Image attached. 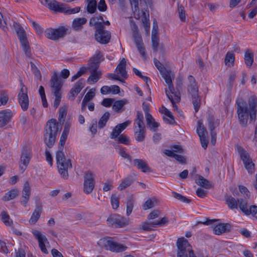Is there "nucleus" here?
<instances>
[{"label":"nucleus","mask_w":257,"mask_h":257,"mask_svg":"<svg viewBox=\"0 0 257 257\" xmlns=\"http://www.w3.org/2000/svg\"><path fill=\"white\" fill-rule=\"evenodd\" d=\"M236 105L237 117L241 126H246L249 117L250 120H255L257 112V97L255 95L249 97L247 104L243 99H237Z\"/></svg>","instance_id":"1"},{"label":"nucleus","mask_w":257,"mask_h":257,"mask_svg":"<svg viewBox=\"0 0 257 257\" xmlns=\"http://www.w3.org/2000/svg\"><path fill=\"white\" fill-rule=\"evenodd\" d=\"M60 131L58 123L55 119H51L47 121L45 128L44 139L48 147H52L55 142L56 137Z\"/></svg>","instance_id":"2"},{"label":"nucleus","mask_w":257,"mask_h":257,"mask_svg":"<svg viewBox=\"0 0 257 257\" xmlns=\"http://www.w3.org/2000/svg\"><path fill=\"white\" fill-rule=\"evenodd\" d=\"M134 133L136 140L138 142L144 141L146 130L144 122V115L142 111H138L134 122Z\"/></svg>","instance_id":"3"},{"label":"nucleus","mask_w":257,"mask_h":257,"mask_svg":"<svg viewBox=\"0 0 257 257\" xmlns=\"http://www.w3.org/2000/svg\"><path fill=\"white\" fill-rule=\"evenodd\" d=\"M56 161L59 173L62 178L67 179L68 177V170L72 167L71 159L66 160L64 153L58 151L56 153Z\"/></svg>","instance_id":"4"},{"label":"nucleus","mask_w":257,"mask_h":257,"mask_svg":"<svg viewBox=\"0 0 257 257\" xmlns=\"http://www.w3.org/2000/svg\"><path fill=\"white\" fill-rule=\"evenodd\" d=\"M98 244L113 252H122L125 250L127 247L113 240L110 237L101 238L98 242Z\"/></svg>","instance_id":"5"},{"label":"nucleus","mask_w":257,"mask_h":257,"mask_svg":"<svg viewBox=\"0 0 257 257\" xmlns=\"http://www.w3.org/2000/svg\"><path fill=\"white\" fill-rule=\"evenodd\" d=\"M13 25L26 55L30 58L31 56L30 47L24 29L20 24L16 22H14Z\"/></svg>","instance_id":"6"},{"label":"nucleus","mask_w":257,"mask_h":257,"mask_svg":"<svg viewBox=\"0 0 257 257\" xmlns=\"http://www.w3.org/2000/svg\"><path fill=\"white\" fill-rule=\"evenodd\" d=\"M176 245L177 246V257H190L194 253L188 241L184 237L178 238Z\"/></svg>","instance_id":"7"},{"label":"nucleus","mask_w":257,"mask_h":257,"mask_svg":"<svg viewBox=\"0 0 257 257\" xmlns=\"http://www.w3.org/2000/svg\"><path fill=\"white\" fill-rule=\"evenodd\" d=\"M70 32L69 29L64 27H61L57 29L50 28L45 30V35L47 38L56 41L69 34Z\"/></svg>","instance_id":"8"},{"label":"nucleus","mask_w":257,"mask_h":257,"mask_svg":"<svg viewBox=\"0 0 257 257\" xmlns=\"http://www.w3.org/2000/svg\"><path fill=\"white\" fill-rule=\"evenodd\" d=\"M32 158L30 147L28 145H25L22 149L21 156L19 161V166L22 173L26 169L30 161Z\"/></svg>","instance_id":"9"},{"label":"nucleus","mask_w":257,"mask_h":257,"mask_svg":"<svg viewBox=\"0 0 257 257\" xmlns=\"http://www.w3.org/2000/svg\"><path fill=\"white\" fill-rule=\"evenodd\" d=\"M21 89L18 95L19 103L23 111H26L29 107V99L28 95L27 88L22 82L20 81Z\"/></svg>","instance_id":"10"},{"label":"nucleus","mask_w":257,"mask_h":257,"mask_svg":"<svg viewBox=\"0 0 257 257\" xmlns=\"http://www.w3.org/2000/svg\"><path fill=\"white\" fill-rule=\"evenodd\" d=\"M51 92L54 95L62 94L63 82L57 72H54L50 80Z\"/></svg>","instance_id":"11"},{"label":"nucleus","mask_w":257,"mask_h":257,"mask_svg":"<svg viewBox=\"0 0 257 257\" xmlns=\"http://www.w3.org/2000/svg\"><path fill=\"white\" fill-rule=\"evenodd\" d=\"M107 221L108 224L115 227H123L129 223L128 220L124 217L121 216L118 214H114L109 216Z\"/></svg>","instance_id":"12"},{"label":"nucleus","mask_w":257,"mask_h":257,"mask_svg":"<svg viewBox=\"0 0 257 257\" xmlns=\"http://www.w3.org/2000/svg\"><path fill=\"white\" fill-rule=\"evenodd\" d=\"M94 185V175L90 171L86 172L84 176V192L86 194H90L92 192Z\"/></svg>","instance_id":"13"},{"label":"nucleus","mask_w":257,"mask_h":257,"mask_svg":"<svg viewBox=\"0 0 257 257\" xmlns=\"http://www.w3.org/2000/svg\"><path fill=\"white\" fill-rule=\"evenodd\" d=\"M104 28L105 27L103 26V27L95 30L94 34L95 39L96 41L102 44L108 43L111 38L110 32L104 30Z\"/></svg>","instance_id":"14"},{"label":"nucleus","mask_w":257,"mask_h":257,"mask_svg":"<svg viewBox=\"0 0 257 257\" xmlns=\"http://www.w3.org/2000/svg\"><path fill=\"white\" fill-rule=\"evenodd\" d=\"M239 208L245 215L251 214L257 219V206L252 205L248 207L247 201L242 198L238 200Z\"/></svg>","instance_id":"15"},{"label":"nucleus","mask_w":257,"mask_h":257,"mask_svg":"<svg viewBox=\"0 0 257 257\" xmlns=\"http://www.w3.org/2000/svg\"><path fill=\"white\" fill-rule=\"evenodd\" d=\"M32 233L38 240L39 246L42 252L44 253L48 254V251L46 248V244H49V242L46 237L45 235H42L41 232L37 230H33L32 231Z\"/></svg>","instance_id":"16"},{"label":"nucleus","mask_w":257,"mask_h":257,"mask_svg":"<svg viewBox=\"0 0 257 257\" xmlns=\"http://www.w3.org/2000/svg\"><path fill=\"white\" fill-rule=\"evenodd\" d=\"M189 84L187 87V91L189 96H197L198 94L199 88L195 78L192 75H189L188 77Z\"/></svg>","instance_id":"17"},{"label":"nucleus","mask_w":257,"mask_h":257,"mask_svg":"<svg viewBox=\"0 0 257 257\" xmlns=\"http://www.w3.org/2000/svg\"><path fill=\"white\" fill-rule=\"evenodd\" d=\"M42 212V205L39 199L36 200V208L32 213L29 222L31 224H35L39 220Z\"/></svg>","instance_id":"18"},{"label":"nucleus","mask_w":257,"mask_h":257,"mask_svg":"<svg viewBox=\"0 0 257 257\" xmlns=\"http://www.w3.org/2000/svg\"><path fill=\"white\" fill-rule=\"evenodd\" d=\"M31 195V190L29 183L28 181H26L24 185L23 191H22V199L20 201L21 203L24 206L26 207L29 200L30 196Z\"/></svg>","instance_id":"19"},{"label":"nucleus","mask_w":257,"mask_h":257,"mask_svg":"<svg viewBox=\"0 0 257 257\" xmlns=\"http://www.w3.org/2000/svg\"><path fill=\"white\" fill-rule=\"evenodd\" d=\"M231 226L229 223H219L213 228V231L215 234L220 235L230 230Z\"/></svg>","instance_id":"20"},{"label":"nucleus","mask_w":257,"mask_h":257,"mask_svg":"<svg viewBox=\"0 0 257 257\" xmlns=\"http://www.w3.org/2000/svg\"><path fill=\"white\" fill-rule=\"evenodd\" d=\"M85 85V80L81 78L77 82L74 87L70 90V94L72 97V99L74 100L75 96L80 92Z\"/></svg>","instance_id":"21"},{"label":"nucleus","mask_w":257,"mask_h":257,"mask_svg":"<svg viewBox=\"0 0 257 257\" xmlns=\"http://www.w3.org/2000/svg\"><path fill=\"white\" fill-rule=\"evenodd\" d=\"M165 92L168 98L171 101L174 109L177 110L178 107L176 104V103L179 102L181 100L179 93L176 91L170 93L168 92L167 89L165 90Z\"/></svg>","instance_id":"22"},{"label":"nucleus","mask_w":257,"mask_h":257,"mask_svg":"<svg viewBox=\"0 0 257 257\" xmlns=\"http://www.w3.org/2000/svg\"><path fill=\"white\" fill-rule=\"evenodd\" d=\"M133 161L134 166L137 167L138 169L141 170L143 172H152L151 168L149 167L145 161L142 159H135Z\"/></svg>","instance_id":"23"},{"label":"nucleus","mask_w":257,"mask_h":257,"mask_svg":"<svg viewBox=\"0 0 257 257\" xmlns=\"http://www.w3.org/2000/svg\"><path fill=\"white\" fill-rule=\"evenodd\" d=\"M161 74L168 86V92L171 93L175 91V89L172 84V81L170 75V71L166 69L164 71L163 73H161Z\"/></svg>","instance_id":"24"},{"label":"nucleus","mask_w":257,"mask_h":257,"mask_svg":"<svg viewBox=\"0 0 257 257\" xmlns=\"http://www.w3.org/2000/svg\"><path fill=\"white\" fill-rule=\"evenodd\" d=\"M126 63L125 59L124 58H122L115 70L116 72L119 73L120 76L124 78H127V74L125 70Z\"/></svg>","instance_id":"25"},{"label":"nucleus","mask_w":257,"mask_h":257,"mask_svg":"<svg viewBox=\"0 0 257 257\" xmlns=\"http://www.w3.org/2000/svg\"><path fill=\"white\" fill-rule=\"evenodd\" d=\"M80 11V7H77L74 8H71L67 7L65 5L61 4L59 5L57 12L64 13L66 14H72L78 13Z\"/></svg>","instance_id":"26"},{"label":"nucleus","mask_w":257,"mask_h":257,"mask_svg":"<svg viewBox=\"0 0 257 257\" xmlns=\"http://www.w3.org/2000/svg\"><path fill=\"white\" fill-rule=\"evenodd\" d=\"M12 116V113L10 111L4 110L1 111L0 122L2 123L1 127H3L6 125L10 121Z\"/></svg>","instance_id":"27"},{"label":"nucleus","mask_w":257,"mask_h":257,"mask_svg":"<svg viewBox=\"0 0 257 257\" xmlns=\"http://www.w3.org/2000/svg\"><path fill=\"white\" fill-rule=\"evenodd\" d=\"M237 148L240 158L244 165L248 163L250 161H251V159L250 158L248 154L243 148L238 146H237Z\"/></svg>","instance_id":"28"},{"label":"nucleus","mask_w":257,"mask_h":257,"mask_svg":"<svg viewBox=\"0 0 257 257\" xmlns=\"http://www.w3.org/2000/svg\"><path fill=\"white\" fill-rule=\"evenodd\" d=\"M41 4L44 6H47L50 10L57 12L59 8L58 3L55 0H39Z\"/></svg>","instance_id":"29"},{"label":"nucleus","mask_w":257,"mask_h":257,"mask_svg":"<svg viewBox=\"0 0 257 257\" xmlns=\"http://www.w3.org/2000/svg\"><path fill=\"white\" fill-rule=\"evenodd\" d=\"M207 120L209 130L215 129L219 124V119H215L214 115L211 113H209L207 115Z\"/></svg>","instance_id":"30"},{"label":"nucleus","mask_w":257,"mask_h":257,"mask_svg":"<svg viewBox=\"0 0 257 257\" xmlns=\"http://www.w3.org/2000/svg\"><path fill=\"white\" fill-rule=\"evenodd\" d=\"M240 199H239L240 200ZM225 201L228 207L230 209H237L239 207L238 199L236 200L234 198L231 196H227L225 197Z\"/></svg>","instance_id":"31"},{"label":"nucleus","mask_w":257,"mask_h":257,"mask_svg":"<svg viewBox=\"0 0 257 257\" xmlns=\"http://www.w3.org/2000/svg\"><path fill=\"white\" fill-rule=\"evenodd\" d=\"M134 181L133 177L132 176H128L123 179L118 187L117 189L119 190H122L126 187L130 186Z\"/></svg>","instance_id":"32"},{"label":"nucleus","mask_w":257,"mask_h":257,"mask_svg":"<svg viewBox=\"0 0 257 257\" xmlns=\"http://www.w3.org/2000/svg\"><path fill=\"white\" fill-rule=\"evenodd\" d=\"M86 22L87 19L85 18H76L73 21L72 27L75 30H79Z\"/></svg>","instance_id":"33"},{"label":"nucleus","mask_w":257,"mask_h":257,"mask_svg":"<svg viewBox=\"0 0 257 257\" xmlns=\"http://www.w3.org/2000/svg\"><path fill=\"white\" fill-rule=\"evenodd\" d=\"M196 183L205 189H210L212 187V184L210 182L203 176L199 175L198 179L196 181Z\"/></svg>","instance_id":"34"},{"label":"nucleus","mask_w":257,"mask_h":257,"mask_svg":"<svg viewBox=\"0 0 257 257\" xmlns=\"http://www.w3.org/2000/svg\"><path fill=\"white\" fill-rule=\"evenodd\" d=\"M244 62L246 65L250 67L253 62V54L250 49H247L244 54Z\"/></svg>","instance_id":"35"},{"label":"nucleus","mask_w":257,"mask_h":257,"mask_svg":"<svg viewBox=\"0 0 257 257\" xmlns=\"http://www.w3.org/2000/svg\"><path fill=\"white\" fill-rule=\"evenodd\" d=\"M110 117V113L109 112H105L103 115L100 117L98 122V127L99 129L103 128L106 124L108 120Z\"/></svg>","instance_id":"36"},{"label":"nucleus","mask_w":257,"mask_h":257,"mask_svg":"<svg viewBox=\"0 0 257 257\" xmlns=\"http://www.w3.org/2000/svg\"><path fill=\"white\" fill-rule=\"evenodd\" d=\"M19 194V191L17 189H12L7 193L3 197V200L4 201H9L10 200L15 198Z\"/></svg>","instance_id":"37"},{"label":"nucleus","mask_w":257,"mask_h":257,"mask_svg":"<svg viewBox=\"0 0 257 257\" xmlns=\"http://www.w3.org/2000/svg\"><path fill=\"white\" fill-rule=\"evenodd\" d=\"M87 3V11L89 14H93L96 11L97 2L96 1H86Z\"/></svg>","instance_id":"38"},{"label":"nucleus","mask_w":257,"mask_h":257,"mask_svg":"<svg viewBox=\"0 0 257 257\" xmlns=\"http://www.w3.org/2000/svg\"><path fill=\"white\" fill-rule=\"evenodd\" d=\"M89 25L90 26H94L96 30L104 26L101 22H99V18L97 17L91 18L89 21Z\"/></svg>","instance_id":"39"},{"label":"nucleus","mask_w":257,"mask_h":257,"mask_svg":"<svg viewBox=\"0 0 257 257\" xmlns=\"http://www.w3.org/2000/svg\"><path fill=\"white\" fill-rule=\"evenodd\" d=\"M196 131L199 137L206 136L207 135V132L204 125L203 124L201 120H199L198 121Z\"/></svg>","instance_id":"40"},{"label":"nucleus","mask_w":257,"mask_h":257,"mask_svg":"<svg viewBox=\"0 0 257 257\" xmlns=\"http://www.w3.org/2000/svg\"><path fill=\"white\" fill-rule=\"evenodd\" d=\"M143 17L142 21L145 30L148 32L150 29V23H149V15L148 14L147 16L146 13L144 11H142Z\"/></svg>","instance_id":"41"},{"label":"nucleus","mask_w":257,"mask_h":257,"mask_svg":"<svg viewBox=\"0 0 257 257\" xmlns=\"http://www.w3.org/2000/svg\"><path fill=\"white\" fill-rule=\"evenodd\" d=\"M126 103L124 100H117L113 103L112 108L116 112H119Z\"/></svg>","instance_id":"42"},{"label":"nucleus","mask_w":257,"mask_h":257,"mask_svg":"<svg viewBox=\"0 0 257 257\" xmlns=\"http://www.w3.org/2000/svg\"><path fill=\"white\" fill-rule=\"evenodd\" d=\"M91 75L88 77L87 81H92L93 83H96L100 78L101 76V72L100 71L91 72Z\"/></svg>","instance_id":"43"},{"label":"nucleus","mask_w":257,"mask_h":257,"mask_svg":"<svg viewBox=\"0 0 257 257\" xmlns=\"http://www.w3.org/2000/svg\"><path fill=\"white\" fill-rule=\"evenodd\" d=\"M134 207V200L133 197L132 196H130L127 198V200L126 202V215L127 216L130 215L133 210Z\"/></svg>","instance_id":"44"},{"label":"nucleus","mask_w":257,"mask_h":257,"mask_svg":"<svg viewBox=\"0 0 257 257\" xmlns=\"http://www.w3.org/2000/svg\"><path fill=\"white\" fill-rule=\"evenodd\" d=\"M191 97L192 99V103L195 112H197L200 107L201 97L198 94H197V96H195V98L194 96Z\"/></svg>","instance_id":"45"},{"label":"nucleus","mask_w":257,"mask_h":257,"mask_svg":"<svg viewBox=\"0 0 257 257\" xmlns=\"http://www.w3.org/2000/svg\"><path fill=\"white\" fill-rule=\"evenodd\" d=\"M133 37L136 46L144 44L142 41V37L139 33V31H134Z\"/></svg>","instance_id":"46"},{"label":"nucleus","mask_w":257,"mask_h":257,"mask_svg":"<svg viewBox=\"0 0 257 257\" xmlns=\"http://www.w3.org/2000/svg\"><path fill=\"white\" fill-rule=\"evenodd\" d=\"M159 37L157 35L152 34V47L155 52L158 51L159 46Z\"/></svg>","instance_id":"47"},{"label":"nucleus","mask_w":257,"mask_h":257,"mask_svg":"<svg viewBox=\"0 0 257 257\" xmlns=\"http://www.w3.org/2000/svg\"><path fill=\"white\" fill-rule=\"evenodd\" d=\"M172 194H173V196L175 198L182 201V202L189 203L191 201V200L190 199H188L186 197L176 192H173Z\"/></svg>","instance_id":"48"},{"label":"nucleus","mask_w":257,"mask_h":257,"mask_svg":"<svg viewBox=\"0 0 257 257\" xmlns=\"http://www.w3.org/2000/svg\"><path fill=\"white\" fill-rule=\"evenodd\" d=\"M1 215L4 223L7 226H11L12 223V221L10 220V219L9 215L6 212L3 211L1 213Z\"/></svg>","instance_id":"49"},{"label":"nucleus","mask_w":257,"mask_h":257,"mask_svg":"<svg viewBox=\"0 0 257 257\" xmlns=\"http://www.w3.org/2000/svg\"><path fill=\"white\" fill-rule=\"evenodd\" d=\"M234 55L232 53L228 52L226 54L224 63L226 65H227L229 63L232 64L234 63Z\"/></svg>","instance_id":"50"},{"label":"nucleus","mask_w":257,"mask_h":257,"mask_svg":"<svg viewBox=\"0 0 257 257\" xmlns=\"http://www.w3.org/2000/svg\"><path fill=\"white\" fill-rule=\"evenodd\" d=\"M9 100V97L5 91H2L0 92V106L6 105Z\"/></svg>","instance_id":"51"},{"label":"nucleus","mask_w":257,"mask_h":257,"mask_svg":"<svg viewBox=\"0 0 257 257\" xmlns=\"http://www.w3.org/2000/svg\"><path fill=\"white\" fill-rule=\"evenodd\" d=\"M156 200L155 199H148L143 205L144 210H147L155 206Z\"/></svg>","instance_id":"52"},{"label":"nucleus","mask_w":257,"mask_h":257,"mask_svg":"<svg viewBox=\"0 0 257 257\" xmlns=\"http://www.w3.org/2000/svg\"><path fill=\"white\" fill-rule=\"evenodd\" d=\"M155 221H150L149 222H144L142 225V228L144 230L151 231L153 227H155L154 224Z\"/></svg>","instance_id":"53"},{"label":"nucleus","mask_w":257,"mask_h":257,"mask_svg":"<svg viewBox=\"0 0 257 257\" xmlns=\"http://www.w3.org/2000/svg\"><path fill=\"white\" fill-rule=\"evenodd\" d=\"M122 131L117 127L115 126L112 130V132L110 134V138L111 139L116 140L117 138L120 135V133Z\"/></svg>","instance_id":"54"},{"label":"nucleus","mask_w":257,"mask_h":257,"mask_svg":"<svg viewBox=\"0 0 257 257\" xmlns=\"http://www.w3.org/2000/svg\"><path fill=\"white\" fill-rule=\"evenodd\" d=\"M111 203L113 209H116L119 206V198L116 194H112L111 196Z\"/></svg>","instance_id":"55"},{"label":"nucleus","mask_w":257,"mask_h":257,"mask_svg":"<svg viewBox=\"0 0 257 257\" xmlns=\"http://www.w3.org/2000/svg\"><path fill=\"white\" fill-rule=\"evenodd\" d=\"M95 96V89H90L85 95L83 100L87 102H89Z\"/></svg>","instance_id":"56"},{"label":"nucleus","mask_w":257,"mask_h":257,"mask_svg":"<svg viewBox=\"0 0 257 257\" xmlns=\"http://www.w3.org/2000/svg\"><path fill=\"white\" fill-rule=\"evenodd\" d=\"M68 135L65 134H62V135L60 138V142H59V150L63 152L64 146L65 144V142L67 138Z\"/></svg>","instance_id":"57"},{"label":"nucleus","mask_w":257,"mask_h":257,"mask_svg":"<svg viewBox=\"0 0 257 257\" xmlns=\"http://www.w3.org/2000/svg\"><path fill=\"white\" fill-rule=\"evenodd\" d=\"M116 140L119 143L126 145H128L130 143L129 139L126 135L124 134L120 135Z\"/></svg>","instance_id":"58"},{"label":"nucleus","mask_w":257,"mask_h":257,"mask_svg":"<svg viewBox=\"0 0 257 257\" xmlns=\"http://www.w3.org/2000/svg\"><path fill=\"white\" fill-rule=\"evenodd\" d=\"M87 71V68L86 67H81L80 70L77 72V73L73 75L71 78V81H74L83 74H84Z\"/></svg>","instance_id":"59"},{"label":"nucleus","mask_w":257,"mask_h":257,"mask_svg":"<svg viewBox=\"0 0 257 257\" xmlns=\"http://www.w3.org/2000/svg\"><path fill=\"white\" fill-rule=\"evenodd\" d=\"M102 57V56L101 55L100 51L97 50L94 56L90 59V61L97 62V64H99Z\"/></svg>","instance_id":"60"},{"label":"nucleus","mask_w":257,"mask_h":257,"mask_svg":"<svg viewBox=\"0 0 257 257\" xmlns=\"http://www.w3.org/2000/svg\"><path fill=\"white\" fill-rule=\"evenodd\" d=\"M236 78V73L234 71H232L229 75L228 78V83L227 85V87L229 89H231L233 82Z\"/></svg>","instance_id":"61"},{"label":"nucleus","mask_w":257,"mask_h":257,"mask_svg":"<svg viewBox=\"0 0 257 257\" xmlns=\"http://www.w3.org/2000/svg\"><path fill=\"white\" fill-rule=\"evenodd\" d=\"M99 64H97V62H93L92 61H90L89 63V66L87 69L90 72H97V69L99 67Z\"/></svg>","instance_id":"62"},{"label":"nucleus","mask_w":257,"mask_h":257,"mask_svg":"<svg viewBox=\"0 0 257 257\" xmlns=\"http://www.w3.org/2000/svg\"><path fill=\"white\" fill-rule=\"evenodd\" d=\"M30 64H31L32 71L33 72V73L34 74V75H35V76H36L37 77H39L41 78V72H40V70L38 69V68H37V67L32 62H30Z\"/></svg>","instance_id":"63"},{"label":"nucleus","mask_w":257,"mask_h":257,"mask_svg":"<svg viewBox=\"0 0 257 257\" xmlns=\"http://www.w3.org/2000/svg\"><path fill=\"white\" fill-rule=\"evenodd\" d=\"M154 63L155 64V66L160 71V73H163L164 71L166 70L165 67L162 64V63L158 60L156 58L154 59Z\"/></svg>","instance_id":"64"}]
</instances>
